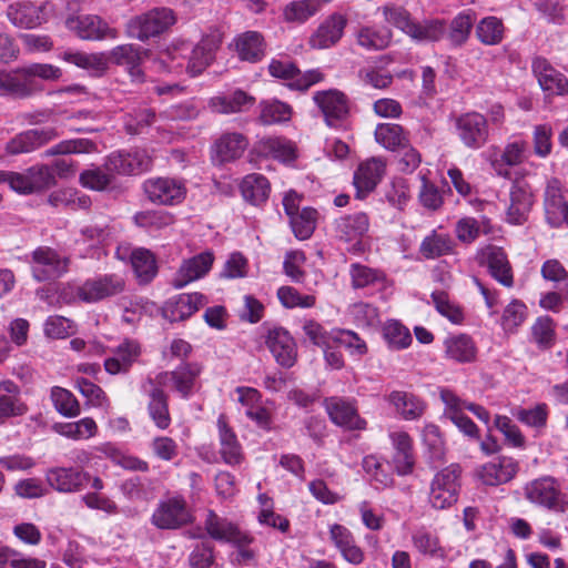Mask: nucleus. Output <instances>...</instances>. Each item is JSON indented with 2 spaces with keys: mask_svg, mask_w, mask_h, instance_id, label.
I'll list each match as a JSON object with an SVG mask.
<instances>
[{
  "mask_svg": "<svg viewBox=\"0 0 568 568\" xmlns=\"http://www.w3.org/2000/svg\"><path fill=\"white\" fill-rule=\"evenodd\" d=\"M524 496L532 505L564 514L568 511V495L552 476H541L524 486Z\"/></svg>",
  "mask_w": 568,
  "mask_h": 568,
  "instance_id": "1",
  "label": "nucleus"
},
{
  "mask_svg": "<svg viewBox=\"0 0 568 568\" xmlns=\"http://www.w3.org/2000/svg\"><path fill=\"white\" fill-rule=\"evenodd\" d=\"M176 22L175 13L166 7L153 8L131 18L126 26V36L145 42L169 30Z\"/></svg>",
  "mask_w": 568,
  "mask_h": 568,
  "instance_id": "2",
  "label": "nucleus"
},
{
  "mask_svg": "<svg viewBox=\"0 0 568 568\" xmlns=\"http://www.w3.org/2000/svg\"><path fill=\"white\" fill-rule=\"evenodd\" d=\"M462 468L452 464L437 473L430 484L429 503L435 509H446L458 499Z\"/></svg>",
  "mask_w": 568,
  "mask_h": 568,
  "instance_id": "3",
  "label": "nucleus"
},
{
  "mask_svg": "<svg viewBox=\"0 0 568 568\" xmlns=\"http://www.w3.org/2000/svg\"><path fill=\"white\" fill-rule=\"evenodd\" d=\"M348 18L342 12L327 14L311 33L307 44L313 50H327L336 47L345 34Z\"/></svg>",
  "mask_w": 568,
  "mask_h": 568,
  "instance_id": "4",
  "label": "nucleus"
},
{
  "mask_svg": "<svg viewBox=\"0 0 568 568\" xmlns=\"http://www.w3.org/2000/svg\"><path fill=\"white\" fill-rule=\"evenodd\" d=\"M144 193L156 205H178L186 197V185L175 178H152L143 183Z\"/></svg>",
  "mask_w": 568,
  "mask_h": 568,
  "instance_id": "5",
  "label": "nucleus"
},
{
  "mask_svg": "<svg viewBox=\"0 0 568 568\" xmlns=\"http://www.w3.org/2000/svg\"><path fill=\"white\" fill-rule=\"evenodd\" d=\"M7 183L17 193L31 194L50 189L55 179L48 165H34L21 173L7 172Z\"/></svg>",
  "mask_w": 568,
  "mask_h": 568,
  "instance_id": "6",
  "label": "nucleus"
},
{
  "mask_svg": "<svg viewBox=\"0 0 568 568\" xmlns=\"http://www.w3.org/2000/svg\"><path fill=\"white\" fill-rule=\"evenodd\" d=\"M455 128L459 140L468 149L478 150L488 141V121L479 112H467L457 116Z\"/></svg>",
  "mask_w": 568,
  "mask_h": 568,
  "instance_id": "7",
  "label": "nucleus"
},
{
  "mask_svg": "<svg viewBox=\"0 0 568 568\" xmlns=\"http://www.w3.org/2000/svg\"><path fill=\"white\" fill-rule=\"evenodd\" d=\"M68 258L48 246H40L32 252L31 271L38 282L54 280L68 270Z\"/></svg>",
  "mask_w": 568,
  "mask_h": 568,
  "instance_id": "8",
  "label": "nucleus"
},
{
  "mask_svg": "<svg viewBox=\"0 0 568 568\" xmlns=\"http://www.w3.org/2000/svg\"><path fill=\"white\" fill-rule=\"evenodd\" d=\"M152 524L160 529H178L191 521V515L183 497L161 501L154 510Z\"/></svg>",
  "mask_w": 568,
  "mask_h": 568,
  "instance_id": "9",
  "label": "nucleus"
},
{
  "mask_svg": "<svg viewBox=\"0 0 568 568\" xmlns=\"http://www.w3.org/2000/svg\"><path fill=\"white\" fill-rule=\"evenodd\" d=\"M268 72L272 77L287 80L291 89L306 91L312 85L321 82L324 79L320 70H308L304 73L296 68L292 62H283L280 60H272L268 64Z\"/></svg>",
  "mask_w": 568,
  "mask_h": 568,
  "instance_id": "10",
  "label": "nucleus"
},
{
  "mask_svg": "<svg viewBox=\"0 0 568 568\" xmlns=\"http://www.w3.org/2000/svg\"><path fill=\"white\" fill-rule=\"evenodd\" d=\"M125 288V281L118 274H105L97 278L87 280L81 285V301L97 303L101 300L118 295Z\"/></svg>",
  "mask_w": 568,
  "mask_h": 568,
  "instance_id": "11",
  "label": "nucleus"
},
{
  "mask_svg": "<svg viewBox=\"0 0 568 568\" xmlns=\"http://www.w3.org/2000/svg\"><path fill=\"white\" fill-rule=\"evenodd\" d=\"M204 526L210 537L217 541L233 544L236 547L250 545L253 541L248 534L212 510L207 513Z\"/></svg>",
  "mask_w": 568,
  "mask_h": 568,
  "instance_id": "12",
  "label": "nucleus"
},
{
  "mask_svg": "<svg viewBox=\"0 0 568 568\" xmlns=\"http://www.w3.org/2000/svg\"><path fill=\"white\" fill-rule=\"evenodd\" d=\"M151 156L144 150L119 151L108 156L105 169L118 174H139L151 168Z\"/></svg>",
  "mask_w": 568,
  "mask_h": 568,
  "instance_id": "13",
  "label": "nucleus"
},
{
  "mask_svg": "<svg viewBox=\"0 0 568 568\" xmlns=\"http://www.w3.org/2000/svg\"><path fill=\"white\" fill-rule=\"evenodd\" d=\"M519 470L518 462L513 457L498 456L477 469L479 480L487 486L509 483Z\"/></svg>",
  "mask_w": 568,
  "mask_h": 568,
  "instance_id": "14",
  "label": "nucleus"
},
{
  "mask_svg": "<svg viewBox=\"0 0 568 568\" xmlns=\"http://www.w3.org/2000/svg\"><path fill=\"white\" fill-rule=\"evenodd\" d=\"M534 204V195L524 181L515 182L509 191V204L506 209V221L514 225L524 224Z\"/></svg>",
  "mask_w": 568,
  "mask_h": 568,
  "instance_id": "15",
  "label": "nucleus"
},
{
  "mask_svg": "<svg viewBox=\"0 0 568 568\" xmlns=\"http://www.w3.org/2000/svg\"><path fill=\"white\" fill-rule=\"evenodd\" d=\"M68 26L83 40H115L119 37L116 29L95 14L79 16L68 21Z\"/></svg>",
  "mask_w": 568,
  "mask_h": 568,
  "instance_id": "16",
  "label": "nucleus"
},
{
  "mask_svg": "<svg viewBox=\"0 0 568 568\" xmlns=\"http://www.w3.org/2000/svg\"><path fill=\"white\" fill-rule=\"evenodd\" d=\"M202 372L197 363H186L172 372H165L158 376L161 386H172L182 397L187 398L193 390L194 383Z\"/></svg>",
  "mask_w": 568,
  "mask_h": 568,
  "instance_id": "17",
  "label": "nucleus"
},
{
  "mask_svg": "<svg viewBox=\"0 0 568 568\" xmlns=\"http://www.w3.org/2000/svg\"><path fill=\"white\" fill-rule=\"evenodd\" d=\"M386 162L382 158H371L361 163L354 173L356 197L364 199L375 190L385 174Z\"/></svg>",
  "mask_w": 568,
  "mask_h": 568,
  "instance_id": "18",
  "label": "nucleus"
},
{
  "mask_svg": "<svg viewBox=\"0 0 568 568\" xmlns=\"http://www.w3.org/2000/svg\"><path fill=\"white\" fill-rule=\"evenodd\" d=\"M544 194V210L547 223L551 227H559L564 223L568 225V202L562 196L559 182L557 180L549 181Z\"/></svg>",
  "mask_w": 568,
  "mask_h": 568,
  "instance_id": "19",
  "label": "nucleus"
},
{
  "mask_svg": "<svg viewBox=\"0 0 568 568\" xmlns=\"http://www.w3.org/2000/svg\"><path fill=\"white\" fill-rule=\"evenodd\" d=\"M393 37L390 29L371 24H358L353 32L355 44L368 52L386 50L390 47Z\"/></svg>",
  "mask_w": 568,
  "mask_h": 568,
  "instance_id": "20",
  "label": "nucleus"
},
{
  "mask_svg": "<svg viewBox=\"0 0 568 568\" xmlns=\"http://www.w3.org/2000/svg\"><path fill=\"white\" fill-rule=\"evenodd\" d=\"M394 413L404 420H417L427 409L426 402L418 395L406 390H392L386 396Z\"/></svg>",
  "mask_w": 568,
  "mask_h": 568,
  "instance_id": "21",
  "label": "nucleus"
},
{
  "mask_svg": "<svg viewBox=\"0 0 568 568\" xmlns=\"http://www.w3.org/2000/svg\"><path fill=\"white\" fill-rule=\"evenodd\" d=\"M325 408L332 422L341 427L349 430H362L366 427V422L351 402L338 397L327 398Z\"/></svg>",
  "mask_w": 568,
  "mask_h": 568,
  "instance_id": "22",
  "label": "nucleus"
},
{
  "mask_svg": "<svg viewBox=\"0 0 568 568\" xmlns=\"http://www.w3.org/2000/svg\"><path fill=\"white\" fill-rule=\"evenodd\" d=\"M206 303V297L201 293L180 294L164 304L162 314L170 322L184 321Z\"/></svg>",
  "mask_w": 568,
  "mask_h": 568,
  "instance_id": "23",
  "label": "nucleus"
},
{
  "mask_svg": "<svg viewBox=\"0 0 568 568\" xmlns=\"http://www.w3.org/2000/svg\"><path fill=\"white\" fill-rule=\"evenodd\" d=\"M58 135L53 128L24 131L7 143L6 150L11 155L32 152Z\"/></svg>",
  "mask_w": 568,
  "mask_h": 568,
  "instance_id": "24",
  "label": "nucleus"
},
{
  "mask_svg": "<svg viewBox=\"0 0 568 568\" xmlns=\"http://www.w3.org/2000/svg\"><path fill=\"white\" fill-rule=\"evenodd\" d=\"M45 479L57 491L74 493L83 488L89 480V474L73 467H53L47 471Z\"/></svg>",
  "mask_w": 568,
  "mask_h": 568,
  "instance_id": "25",
  "label": "nucleus"
},
{
  "mask_svg": "<svg viewBox=\"0 0 568 568\" xmlns=\"http://www.w3.org/2000/svg\"><path fill=\"white\" fill-rule=\"evenodd\" d=\"M531 68L544 91L558 95H562L568 92V80L566 77L555 70L545 58H535L532 60Z\"/></svg>",
  "mask_w": 568,
  "mask_h": 568,
  "instance_id": "26",
  "label": "nucleus"
},
{
  "mask_svg": "<svg viewBox=\"0 0 568 568\" xmlns=\"http://www.w3.org/2000/svg\"><path fill=\"white\" fill-rule=\"evenodd\" d=\"M444 357L457 364H470L477 358V346L467 334L447 336L444 342Z\"/></svg>",
  "mask_w": 568,
  "mask_h": 568,
  "instance_id": "27",
  "label": "nucleus"
},
{
  "mask_svg": "<svg viewBox=\"0 0 568 568\" xmlns=\"http://www.w3.org/2000/svg\"><path fill=\"white\" fill-rule=\"evenodd\" d=\"M315 104L323 113L328 125L343 119L348 111L345 95L337 90L320 91L313 95Z\"/></svg>",
  "mask_w": 568,
  "mask_h": 568,
  "instance_id": "28",
  "label": "nucleus"
},
{
  "mask_svg": "<svg viewBox=\"0 0 568 568\" xmlns=\"http://www.w3.org/2000/svg\"><path fill=\"white\" fill-rule=\"evenodd\" d=\"M483 260L486 262L490 275L505 287L514 285V276L511 266L506 253L501 247L487 246L481 253Z\"/></svg>",
  "mask_w": 568,
  "mask_h": 568,
  "instance_id": "29",
  "label": "nucleus"
},
{
  "mask_svg": "<svg viewBox=\"0 0 568 568\" xmlns=\"http://www.w3.org/2000/svg\"><path fill=\"white\" fill-rule=\"evenodd\" d=\"M214 257L210 252H204L185 260L180 266L174 278V286L181 288L189 283L204 276L212 267Z\"/></svg>",
  "mask_w": 568,
  "mask_h": 568,
  "instance_id": "30",
  "label": "nucleus"
},
{
  "mask_svg": "<svg viewBox=\"0 0 568 568\" xmlns=\"http://www.w3.org/2000/svg\"><path fill=\"white\" fill-rule=\"evenodd\" d=\"M267 346L276 362L284 367H292L296 361V348L294 339L283 328H275L270 332Z\"/></svg>",
  "mask_w": 568,
  "mask_h": 568,
  "instance_id": "31",
  "label": "nucleus"
},
{
  "mask_svg": "<svg viewBox=\"0 0 568 568\" xmlns=\"http://www.w3.org/2000/svg\"><path fill=\"white\" fill-rule=\"evenodd\" d=\"M369 229L366 213L357 212L335 221L336 236L345 242L359 241Z\"/></svg>",
  "mask_w": 568,
  "mask_h": 568,
  "instance_id": "32",
  "label": "nucleus"
},
{
  "mask_svg": "<svg viewBox=\"0 0 568 568\" xmlns=\"http://www.w3.org/2000/svg\"><path fill=\"white\" fill-rule=\"evenodd\" d=\"M19 392L18 385L11 381L0 383V424L27 413L28 407L19 397Z\"/></svg>",
  "mask_w": 568,
  "mask_h": 568,
  "instance_id": "33",
  "label": "nucleus"
},
{
  "mask_svg": "<svg viewBox=\"0 0 568 568\" xmlns=\"http://www.w3.org/2000/svg\"><path fill=\"white\" fill-rule=\"evenodd\" d=\"M140 345L134 341L122 342L113 352V356L104 361V368L109 374H120L129 371L140 356Z\"/></svg>",
  "mask_w": 568,
  "mask_h": 568,
  "instance_id": "34",
  "label": "nucleus"
},
{
  "mask_svg": "<svg viewBox=\"0 0 568 568\" xmlns=\"http://www.w3.org/2000/svg\"><path fill=\"white\" fill-rule=\"evenodd\" d=\"M33 80H28L18 72V68L12 71L0 69V94L14 98H28L36 92Z\"/></svg>",
  "mask_w": 568,
  "mask_h": 568,
  "instance_id": "35",
  "label": "nucleus"
},
{
  "mask_svg": "<svg viewBox=\"0 0 568 568\" xmlns=\"http://www.w3.org/2000/svg\"><path fill=\"white\" fill-rule=\"evenodd\" d=\"M235 50L241 60L247 62H257L265 55V42L261 33L256 31H246L239 34L235 39Z\"/></svg>",
  "mask_w": 568,
  "mask_h": 568,
  "instance_id": "36",
  "label": "nucleus"
},
{
  "mask_svg": "<svg viewBox=\"0 0 568 568\" xmlns=\"http://www.w3.org/2000/svg\"><path fill=\"white\" fill-rule=\"evenodd\" d=\"M7 17L12 24L22 29H33L43 22L42 9L30 2L10 4Z\"/></svg>",
  "mask_w": 568,
  "mask_h": 568,
  "instance_id": "37",
  "label": "nucleus"
},
{
  "mask_svg": "<svg viewBox=\"0 0 568 568\" xmlns=\"http://www.w3.org/2000/svg\"><path fill=\"white\" fill-rule=\"evenodd\" d=\"M255 102L254 97L242 90H235L230 95H216L211 98L210 106L214 112L221 114L244 112Z\"/></svg>",
  "mask_w": 568,
  "mask_h": 568,
  "instance_id": "38",
  "label": "nucleus"
},
{
  "mask_svg": "<svg viewBox=\"0 0 568 568\" xmlns=\"http://www.w3.org/2000/svg\"><path fill=\"white\" fill-rule=\"evenodd\" d=\"M217 427L221 444L220 454L223 460L232 466L240 464L243 459L241 445L234 432L229 427L224 415L219 417Z\"/></svg>",
  "mask_w": 568,
  "mask_h": 568,
  "instance_id": "39",
  "label": "nucleus"
},
{
  "mask_svg": "<svg viewBox=\"0 0 568 568\" xmlns=\"http://www.w3.org/2000/svg\"><path fill=\"white\" fill-rule=\"evenodd\" d=\"M217 44L213 39H202L191 51L186 73L194 78L201 74L213 61Z\"/></svg>",
  "mask_w": 568,
  "mask_h": 568,
  "instance_id": "40",
  "label": "nucleus"
},
{
  "mask_svg": "<svg viewBox=\"0 0 568 568\" xmlns=\"http://www.w3.org/2000/svg\"><path fill=\"white\" fill-rule=\"evenodd\" d=\"M321 9L320 0H293L285 4L282 17L286 23L304 24Z\"/></svg>",
  "mask_w": 568,
  "mask_h": 568,
  "instance_id": "41",
  "label": "nucleus"
},
{
  "mask_svg": "<svg viewBox=\"0 0 568 568\" xmlns=\"http://www.w3.org/2000/svg\"><path fill=\"white\" fill-rule=\"evenodd\" d=\"M247 148V140L241 133H225L214 145L215 156L220 162H229L240 158Z\"/></svg>",
  "mask_w": 568,
  "mask_h": 568,
  "instance_id": "42",
  "label": "nucleus"
},
{
  "mask_svg": "<svg viewBox=\"0 0 568 568\" xmlns=\"http://www.w3.org/2000/svg\"><path fill=\"white\" fill-rule=\"evenodd\" d=\"M447 33L444 20L429 19L422 22H413L408 37L416 42H437Z\"/></svg>",
  "mask_w": 568,
  "mask_h": 568,
  "instance_id": "43",
  "label": "nucleus"
},
{
  "mask_svg": "<svg viewBox=\"0 0 568 568\" xmlns=\"http://www.w3.org/2000/svg\"><path fill=\"white\" fill-rule=\"evenodd\" d=\"M59 57L68 63L91 72L102 73L108 69V59L104 53H85L81 51L67 50Z\"/></svg>",
  "mask_w": 568,
  "mask_h": 568,
  "instance_id": "44",
  "label": "nucleus"
},
{
  "mask_svg": "<svg viewBox=\"0 0 568 568\" xmlns=\"http://www.w3.org/2000/svg\"><path fill=\"white\" fill-rule=\"evenodd\" d=\"M270 191L267 179L257 173L246 175L241 183L243 197L255 205L266 201Z\"/></svg>",
  "mask_w": 568,
  "mask_h": 568,
  "instance_id": "45",
  "label": "nucleus"
},
{
  "mask_svg": "<svg viewBox=\"0 0 568 568\" xmlns=\"http://www.w3.org/2000/svg\"><path fill=\"white\" fill-rule=\"evenodd\" d=\"M374 134L376 142L390 151H396L408 142L403 128L396 123H381L376 126Z\"/></svg>",
  "mask_w": 568,
  "mask_h": 568,
  "instance_id": "46",
  "label": "nucleus"
},
{
  "mask_svg": "<svg viewBox=\"0 0 568 568\" xmlns=\"http://www.w3.org/2000/svg\"><path fill=\"white\" fill-rule=\"evenodd\" d=\"M476 21V14L470 11L458 13L449 24V31L446 33L448 40L454 47H462L468 40Z\"/></svg>",
  "mask_w": 568,
  "mask_h": 568,
  "instance_id": "47",
  "label": "nucleus"
},
{
  "mask_svg": "<svg viewBox=\"0 0 568 568\" xmlns=\"http://www.w3.org/2000/svg\"><path fill=\"white\" fill-rule=\"evenodd\" d=\"M258 108L260 121L266 125L286 122L292 116V108L276 99L263 100L260 102Z\"/></svg>",
  "mask_w": 568,
  "mask_h": 568,
  "instance_id": "48",
  "label": "nucleus"
},
{
  "mask_svg": "<svg viewBox=\"0 0 568 568\" xmlns=\"http://www.w3.org/2000/svg\"><path fill=\"white\" fill-rule=\"evenodd\" d=\"M53 429L61 436L79 440L93 437L98 426L91 417H85L74 423L55 424Z\"/></svg>",
  "mask_w": 568,
  "mask_h": 568,
  "instance_id": "49",
  "label": "nucleus"
},
{
  "mask_svg": "<svg viewBox=\"0 0 568 568\" xmlns=\"http://www.w3.org/2000/svg\"><path fill=\"white\" fill-rule=\"evenodd\" d=\"M131 264L140 283H149L156 274L155 260L149 250H134Z\"/></svg>",
  "mask_w": 568,
  "mask_h": 568,
  "instance_id": "50",
  "label": "nucleus"
},
{
  "mask_svg": "<svg viewBox=\"0 0 568 568\" xmlns=\"http://www.w3.org/2000/svg\"><path fill=\"white\" fill-rule=\"evenodd\" d=\"M260 149L265 155L283 162L295 159L292 142L283 138H266L260 142Z\"/></svg>",
  "mask_w": 568,
  "mask_h": 568,
  "instance_id": "51",
  "label": "nucleus"
},
{
  "mask_svg": "<svg viewBox=\"0 0 568 568\" xmlns=\"http://www.w3.org/2000/svg\"><path fill=\"white\" fill-rule=\"evenodd\" d=\"M478 40L486 45H495L504 38V24L496 17H486L476 27Z\"/></svg>",
  "mask_w": 568,
  "mask_h": 568,
  "instance_id": "52",
  "label": "nucleus"
},
{
  "mask_svg": "<svg viewBox=\"0 0 568 568\" xmlns=\"http://www.w3.org/2000/svg\"><path fill=\"white\" fill-rule=\"evenodd\" d=\"M317 212L312 207H303L290 217V223L298 240L308 239L316 227Z\"/></svg>",
  "mask_w": 568,
  "mask_h": 568,
  "instance_id": "53",
  "label": "nucleus"
},
{
  "mask_svg": "<svg viewBox=\"0 0 568 568\" xmlns=\"http://www.w3.org/2000/svg\"><path fill=\"white\" fill-rule=\"evenodd\" d=\"M51 399L54 408L64 417H77L81 413L79 402L74 395L65 388L53 387L51 389Z\"/></svg>",
  "mask_w": 568,
  "mask_h": 568,
  "instance_id": "54",
  "label": "nucleus"
},
{
  "mask_svg": "<svg viewBox=\"0 0 568 568\" xmlns=\"http://www.w3.org/2000/svg\"><path fill=\"white\" fill-rule=\"evenodd\" d=\"M133 221L139 227L162 230L174 223V215L162 210H149L138 212Z\"/></svg>",
  "mask_w": 568,
  "mask_h": 568,
  "instance_id": "55",
  "label": "nucleus"
},
{
  "mask_svg": "<svg viewBox=\"0 0 568 568\" xmlns=\"http://www.w3.org/2000/svg\"><path fill=\"white\" fill-rule=\"evenodd\" d=\"M385 22L408 36L414 20L408 10L395 3H387L379 8Z\"/></svg>",
  "mask_w": 568,
  "mask_h": 568,
  "instance_id": "56",
  "label": "nucleus"
},
{
  "mask_svg": "<svg viewBox=\"0 0 568 568\" xmlns=\"http://www.w3.org/2000/svg\"><path fill=\"white\" fill-rule=\"evenodd\" d=\"M450 251V237L448 235L438 234L435 231L426 236L419 246V252L425 258H436L448 254Z\"/></svg>",
  "mask_w": 568,
  "mask_h": 568,
  "instance_id": "57",
  "label": "nucleus"
},
{
  "mask_svg": "<svg viewBox=\"0 0 568 568\" xmlns=\"http://www.w3.org/2000/svg\"><path fill=\"white\" fill-rule=\"evenodd\" d=\"M148 50H143L141 47L126 43L114 47L109 52V60L118 65H124L128 68L134 63H141L143 54H146Z\"/></svg>",
  "mask_w": 568,
  "mask_h": 568,
  "instance_id": "58",
  "label": "nucleus"
},
{
  "mask_svg": "<svg viewBox=\"0 0 568 568\" xmlns=\"http://www.w3.org/2000/svg\"><path fill=\"white\" fill-rule=\"evenodd\" d=\"M149 413L159 428L165 429L169 427L171 418L168 408V399L162 389L154 388L152 390L151 400L149 403Z\"/></svg>",
  "mask_w": 568,
  "mask_h": 568,
  "instance_id": "59",
  "label": "nucleus"
},
{
  "mask_svg": "<svg viewBox=\"0 0 568 568\" xmlns=\"http://www.w3.org/2000/svg\"><path fill=\"white\" fill-rule=\"evenodd\" d=\"M383 335L389 347L394 349L406 348L412 342V335L408 328L395 320L385 323Z\"/></svg>",
  "mask_w": 568,
  "mask_h": 568,
  "instance_id": "60",
  "label": "nucleus"
},
{
  "mask_svg": "<svg viewBox=\"0 0 568 568\" xmlns=\"http://www.w3.org/2000/svg\"><path fill=\"white\" fill-rule=\"evenodd\" d=\"M549 410L545 403L537 404L531 408H517L514 416L523 424L537 429L544 428L547 424Z\"/></svg>",
  "mask_w": 568,
  "mask_h": 568,
  "instance_id": "61",
  "label": "nucleus"
},
{
  "mask_svg": "<svg viewBox=\"0 0 568 568\" xmlns=\"http://www.w3.org/2000/svg\"><path fill=\"white\" fill-rule=\"evenodd\" d=\"M277 297L286 308H310L315 305L316 297L313 294H301L292 286H282L277 291Z\"/></svg>",
  "mask_w": 568,
  "mask_h": 568,
  "instance_id": "62",
  "label": "nucleus"
},
{
  "mask_svg": "<svg viewBox=\"0 0 568 568\" xmlns=\"http://www.w3.org/2000/svg\"><path fill=\"white\" fill-rule=\"evenodd\" d=\"M352 285L355 288H363L378 282H383L385 275L378 270L371 268L359 263L351 265L349 270Z\"/></svg>",
  "mask_w": 568,
  "mask_h": 568,
  "instance_id": "63",
  "label": "nucleus"
},
{
  "mask_svg": "<svg viewBox=\"0 0 568 568\" xmlns=\"http://www.w3.org/2000/svg\"><path fill=\"white\" fill-rule=\"evenodd\" d=\"M432 300L437 312L448 318L454 324H460L464 320V313L462 308L455 303L450 302L447 293L445 292H434L432 294Z\"/></svg>",
  "mask_w": 568,
  "mask_h": 568,
  "instance_id": "64",
  "label": "nucleus"
}]
</instances>
